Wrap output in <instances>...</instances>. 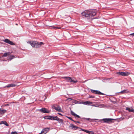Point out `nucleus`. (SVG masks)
<instances>
[{
    "mask_svg": "<svg viewBox=\"0 0 134 134\" xmlns=\"http://www.w3.org/2000/svg\"><path fill=\"white\" fill-rule=\"evenodd\" d=\"M9 104H7L5 105V106H9Z\"/></svg>",
    "mask_w": 134,
    "mask_h": 134,
    "instance_id": "nucleus-34",
    "label": "nucleus"
},
{
    "mask_svg": "<svg viewBox=\"0 0 134 134\" xmlns=\"http://www.w3.org/2000/svg\"><path fill=\"white\" fill-rule=\"evenodd\" d=\"M70 127H71L72 128V129H74L75 130H76L78 128L77 127L75 126L73 124H71L69 126Z\"/></svg>",
    "mask_w": 134,
    "mask_h": 134,
    "instance_id": "nucleus-18",
    "label": "nucleus"
},
{
    "mask_svg": "<svg viewBox=\"0 0 134 134\" xmlns=\"http://www.w3.org/2000/svg\"><path fill=\"white\" fill-rule=\"evenodd\" d=\"M132 112H133V113H134V109H133L132 110Z\"/></svg>",
    "mask_w": 134,
    "mask_h": 134,
    "instance_id": "nucleus-36",
    "label": "nucleus"
},
{
    "mask_svg": "<svg viewBox=\"0 0 134 134\" xmlns=\"http://www.w3.org/2000/svg\"><path fill=\"white\" fill-rule=\"evenodd\" d=\"M18 133L16 131L13 132H11V134H17Z\"/></svg>",
    "mask_w": 134,
    "mask_h": 134,
    "instance_id": "nucleus-28",
    "label": "nucleus"
},
{
    "mask_svg": "<svg viewBox=\"0 0 134 134\" xmlns=\"http://www.w3.org/2000/svg\"><path fill=\"white\" fill-rule=\"evenodd\" d=\"M52 27L53 28V29L55 30L57 29H61L60 27H59L58 26H52Z\"/></svg>",
    "mask_w": 134,
    "mask_h": 134,
    "instance_id": "nucleus-22",
    "label": "nucleus"
},
{
    "mask_svg": "<svg viewBox=\"0 0 134 134\" xmlns=\"http://www.w3.org/2000/svg\"><path fill=\"white\" fill-rule=\"evenodd\" d=\"M81 130L87 133H89L90 134H91L92 132H93L90 131L88 130H86L83 129H82Z\"/></svg>",
    "mask_w": 134,
    "mask_h": 134,
    "instance_id": "nucleus-20",
    "label": "nucleus"
},
{
    "mask_svg": "<svg viewBox=\"0 0 134 134\" xmlns=\"http://www.w3.org/2000/svg\"><path fill=\"white\" fill-rule=\"evenodd\" d=\"M126 110H128L129 112H132V109L130 108H127Z\"/></svg>",
    "mask_w": 134,
    "mask_h": 134,
    "instance_id": "nucleus-24",
    "label": "nucleus"
},
{
    "mask_svg": "<svg viewBox=\"0 0 134 134\" xmlns=\"http://www.w3.org/2000/svg\"><path fill=\"white\" fill-rule=\"evenodd\" d=\"M130 35H132V36H134V33L133 34H130Z\"/></svg>",
    "mask_w": 134,
    "mask_h": 134,
    "instance_id": "nucleus-32",
    "label": "nucleus"
},
{
    "mask_svg": "<svg viewBox=\"0 0 134 134\" xmlns=\"http://www.w3.org/2000/svg\"><path fill=\"white\" fill-rule=\"evenodd\" d=\"M83 104L89 105L93 103V102L90 101H87L82 103Z\"/></svg>",
    "mask_w": 134,
    "mask_h": 134,
    "instance_id": "nucleus-13",
    "label": "nucleus"
},
{
    "mask_svg": "<svg viewBox=\"0 0 134 134\" xmlns=\"http://www.w3.org/2000/svg\"><path fill=\"white\" fill-rule=\"evenodd\" d=\"M64 78L66 80V81L68 82H70L72 79L71 78V77H64Z\"/></svg>",
    "mask_w": 134,
    "mask_h": 134,
    "instance_id": "nucleus-14",
    "label": "nucleus"
},
{
    "mask_svg": "<svg viewBox=\"0 0 134 134\" xmlns=\"http://www.w3.org/2000/svg\"><path fill=\"white\" fill-rule=\"evenodd\" d=\"M4 42H6L7 43H8L10 45H13L14 43H13L10 41L9 40L6 39L4 40V41H3Z\"/></svg>",
    "mask_w": 134,
    "mask_h": 134,
    "instance_id": "nucleus-11",
    "label": "nucleus"
},
{
    "mask_svg": "<svg viewBox=\"0 0 134 134\" xmlns=\"http://www.w3.org/2000/svg\"><path fill=\"white\" fill-rule=\"evenodd\" d=\"M77 122L78 123H79V124H80V122H79V121H76V122Z\"/></svg>",
    "mask_w": 134,
    "mask_h": 134,
    "instance_id": "nucleus-35",
    "label": "nucleus"
},
{
    "mask_svg": "<svg viewBox=\"0 0 134 134\" xmlns=\"http://www.w3.org/2000/svg\"><path fill=\"white\" fill-rule=\"evenodd\" d=\"M78 81L77 80H73L72 79H71V80L70 82V83L72 84L75 83L77 82Z\"/></svg>",
    "mask_w": 134,
    "mask_h": 134,
    "instance_id": "nucleus-21",
    "label": "nucleus"
},
{
    "mask_svg": "<svg viewBox=\"0 0 134 134\" xmlns=\"http://www.w3.org/2000/svg\"><path fill=\"white\" fill-rule=\"evenodd\" d=\"M28 43L30 44L33 47L39 48L40 47L41 45L43 44V42H40L38 43L36 41H29L27 42Z\"/></svg>",
    "mask_w": 134,
    "mask_h": 134,
    "instance_id": "nucleus-2",
    "label": "nucleus"
},
{
    "mask_svg": "<svg viewBox=\"0 0 134 134\" xmlns=\"http://www.w3.org/2000/svg\"><path fill=\"white\" fill-rule=\"evenodd\" d=\"M16 85L13 83H11L10 84H8L7 86H6L7 87H13L16 86Z\"/></svg>",
    "mask_w": 134,
    "mask_h": 134,
    "instance_id": "nucleus-15",
    "label": "nucleus"
},
{
    "mask_svg": "<svg viewBox=\"0 0 134 134\" xmlns=\"http://www.w3.org/2000/svg\"><path fill=\"white\" fill-rule=\"evenodd\" d=\"M85 119L87 120H88L90 121L91 122H93V121L94 120H96V119H91L90 118H86V119Z\"/></svg>",
    "mask_w": 134,
    "mask_h": 134,
    "instance_id": "nucleus-25",
    "label": "nucleus"
},
{
    "mask_svg": "<svg viewBox=\"0 0 134 134\" xmlns=\"http://www.w3.org/2000/svg\"><path fill=\"white\" fill-rule=\"evenodd\" d=\"M67 117L70 120H71L74 121V122H76V121L73 120V119H72V118H71V117L67 116Z\"/></svg>",
    "mask_w": 134,
    "mask_h": 134,
    "instance_id": "nucleus-26",
    "label": "nucleus"
},
{
    "mask_svg": "<svg viewBox=\"0 0 134 134\" xmlns=\"http://www.w3.org/2000/svg\"><path fill=\"white\" fill-rule=\"evenodd\" d=\"M6 112V110L0 109V114H3Z\"/></svg>",
    "mask_w": 134,
    "mask_h": 134,
    "instance_id": "nucleus-19",
    "label": "nucleus"
},
{
    "mask_svg": "<svg viewBox=\"0 0 134 134\" xmlns=\"http://www.w3.org/2000/svg\"><path fill=\"white\" fill-rule=\"evenodd\" d=\"M129 92V91L127 90H125L120 92L119 93H121V94H124L125 93H128Z\"/></svg>",
    "mask_w": 134,
    "mask_h": 134,
    "instance_id": "nucleus-17",
    "label": "nucleus"
},
{
    "mask_svg": "<svg viewBox=\"0 0 134 134\" xmlns=\"http://www.w3.org/2000/svg\"><path fill=\"white\" fill-rule=\"evenodd\" d=\"M39 111L41 112L45 113H49V111L47 109L45 108H42L39 110Z\"/></svg>",
    "mask_w": 134,
    "mask_h": 134,
    "instance_id": "nucleus-7",
    "label": "nucleus"
},
{
    "mask_svg": "<svg viewBox=\"0 0 134 134\" xmlns=\"http://www.w3.org/2000/svg\"><path fill=\"white\" fill-rule=\"evenodd\" d=\"M14 56L13 55H10L9 58V60H10L14 58Z\"/></svg>",
    "mask_w": 134,
    "mask_h": 134,
    "instance_id": "nucleus-23",
    "label": "nucleus"
},
{
    "mask_svg": "<svg viewBox=\"0 0 134 134\" xmlns=\"http://www.w3.org/2000/svg\"><path fill=\"white\" fill-rule=\"evenodd\" d=\"M54 120H57L58 121L59 123L63 124V120L62 119H60L58 118L57 116H54Z\"/></svg>",
    "mask_w": 134,
    "mask_h": 134,
    "instance_id": "nucleus-6",
    "label": "nucleus"
},
{
    "mask_svg": "<svg viewBox=\"0 0 134 134\" xmlns=\"http://www.w3.org/2000/svg\"><path fill=\"white\" fill-rule=\"evenodd\" d=\"M58 114L60 115H61V116H62V114H61L60 113H58Z\"/></svg>",
    "mask_w": 134,
    "mask_h": 134,
    "instance_id": "nucleus-33",
    "label": "nucleus"
},
{
    "mask_svg": "<svg viewBox=\"0 0 134 134\" xmlns=\"http://www.w3.org/2000/svg\"><path fill=\"white\" fill-rule=\"evenodd\" d=\"M72 99L71 98H69L67 99V100H68L69 102Z\"/></svg>",
    "mask_w": 134,
    "mask_h": 134,
    "instance_id": "nucleus-29",
    "label": "nucleus"
},
{
    "mask_svg": "<svg viewBox=\"0 0 134 134\" xmlns=\"http://www.w3.org/2000/svg\"><path fill=\"white\" fill-rule=\"evenodd\" d=\"M52 107L53 109L59 112H61L62 111L60 107L56 104H54L52 106Z\"/></svg>",
    "mask_w": 134,
    "mask_h": 134,
    "instance_id": "nucleus-3",
    "label": "nucleus"
},
{
    "mask_svg": "<svg viewBox=\"0 0 134 134\" xmlns=\"http://www.w3.org/2000/svg\"><path fill=\"white\" fill-rule=\"evenodd\" d=\"M44 118L46 119H49L54 120V116H45L44 117Z\"/></svg>",
    "mask_w": 134,
    "mask_h": 134,
    "instance_id": "nucleus-8",
    "label": "nucleus"
},
{
    "mask_svg": "<svg viewBox=\"0 0 134 134\" xmlns=\"http://www.w3.org/2000/svg\"><path fill=\"white\" fill-rule=\"evenodd\" d=\"M10 54V53L9 52H6L4 53L3 55L2 56V57H6L8 56Z\"/></svg>",
    "mask_w": 134,
    "mask_h": 134,
    "instance_id": "nucleus-12",
    "label": "nucleus"
},
{
    "mask_svg": "<svg viewBox=\"0 0 134 134\" xmlns=\"http://www.w3.org/2000/svg\"><path fill=\"white\" fill-rule=\"evenodd\" d=\"M5 121H3L1 122V123L0 124H4V122H5Z\"/></svg>",
    "mask_w": 134,
    "mask_h": 134,
    "instance_id": "nucleus-31",
    "label": "nucleus"
},
{
    "mask_svg": "<svg viewBox=\"0 0 134 134\" xmlns=\"http://www.w3.org/2000/svg\"><path fill=\"white\" fill-rule=\"evenodd\" d=\"M73 103H78V101H77V100H74L73 101Z\"/></svg>",
    "mask_w": 134,
    "mask_h": 134,
    "instance_id": "nucleus-30",
    "label": "nucleus"
},
{
    "mask_svg": "<svg viewBox=\"0 0 134 134\" xmlns=\"http://www.w3.org/2000/svg\"><path fill=\"white\" fill-rule=\"evenodd\" d=\"M71 113L72 115H73L74 116L78 118H80V117L79 115L76 114L71 110Z\"/></svg>",
    "mask_w": 134,
    "mask_h": 134,
    "instance_id": "nucleus-16",
    "label": "nucleus"
},
{
    "mask_svg": "<svg viewBox=\"0 0 134 134\" xmlns=\"http://www.w3.org/2000/svg\"><path fill=\"white\" fill-rule=\"evenodd\" d=\"M39 134H42V133L41 132V133H39Z\"/></svg>",
    "mask_w": 134,
    "mask_h": 134,
    "instance_id": "nucleus-37",
    "label": "nucleus"
},
{
    "mask_svg": "<svg viewBox=\"0 0 134 134\" xmlns=\"http://www.w3.org/2000/svg\"><path fill=\"white\" fill-rule=\"evenodd\" d=\"M117 74L118 75H121L123 76H128L130 74V73L128 72L119 71L117 72Z\"/></svg>",
    "mask_w": 134,
    "mask_h": 134,
    "instance_id": "nucleus-4",
    "label": "nucleus"
},
{
    "mask_svg": "<svg viewBox=\"0 0 134 134\" xmlns=\"http://www.w3.org/2000/svg\"><path fill=\"white\" fill-rule=\"evenodd\" d=\"M115 120L113 119L110 118H106L103 119H102V121H103L105 123H109L110 122H112L113 120Z\"/></svg>",
    "mask_w": 134,
    "mask_h": 134,
    "instance_id": "nucleus-5",
    "label": "nucleus"
},
{
    "mask_svg": "<svg viewBox=\"0 0 134 134\" xmlns=\"http://www.w3.org/2000/svg\"><path fill=\"white\" fill-rule=\"evenodd\" d=\"M91 91L92 93H94L97 94L101 95L104 94L103 93H101L100 92L97 90H91Z\"/></svg>",
    "mask_w": 134,
    "mask_h": 134,
    "instance_id": "nucleus-9",
    "label": "nucleus"
},
{
    "mask_svg": "<svg viewBox=\"0 0 134 134\" xmlns=\"http://www.w3.org/2000/svg\"><path fill=\"white\" fill-rule=\"evenodd\" d=\"M49 128H46L43 129L42 131V134H45L47 133L48 131L49 130Z\"/></svg>",
    "mask_w": 134,
    "mask_h": 134,
    "instance_id": "nucleus-10",
    "label": "nucleus"
},
{
    "mask_svg": "<svg viewBox=\"0 0 134 134\" xmlns=\"http://www.w3.org/2000/svg\"><path fill=\"white\" fill-rule=\"evenodd\" d=\"M96 10H87L82 13L83 16L86 17H91L96 15Z\"/></svg>",
    "mask_w": 134,
    "mask_h": 134,
    "instance_id": "nucleus-1",
    "label": "nucleus"
},
{
    "mask_svg": "<svg viewBox=\"0 0 134 134\" xmlns=\"http://www.w3.org/2000/svg\"><path fill=\"white\" fill-rule=\"evenodd\" d=\"M4 124H5L7 126H9V125H8L7 122L5 121V122H4Z\"/></svg>",
    "mask_w": 134,
    "mask_h": 134,
    "instance_id": "nucleus-27",
    "label": "nucleus"
}]
</instances>
